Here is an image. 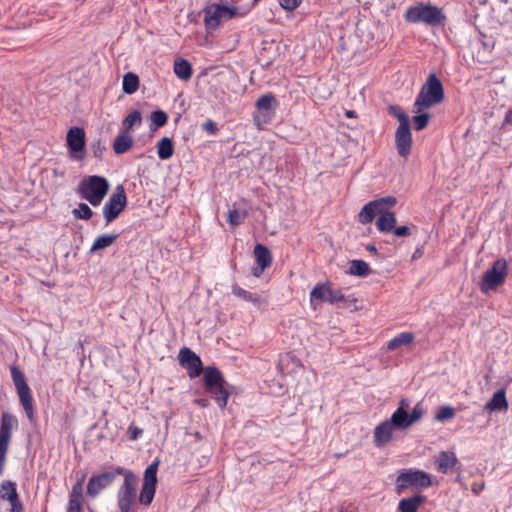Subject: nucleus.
Instances as JSON below:
<instances>
[{
	"label": "nucleus",
	"instance_id": "obj_9",
	"mask_svg": "<svg viewBox=\"0 0 512 512\" xmlns=\"http://www.w3.org/2000/svg\"><path fill=\"white\" fill-rule=\"evenodd\" d=\"M507 261L503 258L497 259L492 267L484 275L480 285L482 292L487 293L502 285L507 275Z\"/></svg>",
	"mask_w": 512,
	"mask_h": 512
},
{
	"label": "nucleus",
	"instance_id": "obj_40",
	"mask_svg": "<svg viewBox=\"0 0 512 512\" xmlns=\"http://www.w3.org/2000/svg\"><path fill=\"white\" fill-rule=\"evenodd\" d=\"M274 103H276L274 95L268 93L258 98L256 101V107L259 110H270L272 109Z\"/></svg>",
	"mask_w": 512,
	"mask_h": 512
},
{
	"label": "nucleus",
	"instance_id": "obj_58",
	"mask_svg": "<svg viewBox=\"0 0 512 512\" xmlns=\"http://www.w3.org/2000/svg\"><path fill=\"white\" fill-rule=\"evenodd\" d=\"M255 2H258L259 0H254Z\"/></svg>",
	"mask_w": 512,
	"mask_h": 512
},
{
	"label": "nucleus",
	"instance_id": "obj_8",
	"mask_svg": "<svg viewBox=\"0 0 512 512\" xmlns=\"http://www.w3.org/2000/svg\"><path fill=\"white\" fill-rule=\"evenodd\" d=\"M246 12H241L237 7L225 6L219 4L211 5L205 11L204 22L208 28H216L222 21H227L234 17H243Z\"/></svg>",
	"mask_w": 512,
	"mask_h": 512
},
{
	"label": "nucleus",
	"instance_id": "obj_38",
	"mask_svg": "<svg viewBox=\"0 0 512 512\" xmlns=\"http://www.w3.org/2000/svg\"><path fill=\"white\" fill-rule=\"evenodd\" d=\"M155 492H156L155 486H149V485L143 484L141 491H140L139 499H138L139 502L146 506L150 505L154 499Z\"/></svg>",
	"mask_w": 512,
	"mask_h": 512
},
{
	"label": "nucleus",
	"instance_id": "obj_44",
	"mask_svg": "<svg viewBox=\"0 0 512 512\" xmlns=\"http://www.w3.org/2000/svg\"><path fill=\"white\" fill-rule=\"evenodd\" d=\"M455 416V410L451 406H442L439 408L438 412L435 415V419L437 421H445L452 419Z\"/></svg>",
	"mask_w": 512,
	"mask_h": 512
},
{
	"label": "nucleus",
	"instance_id": "obj_25",
	"mask_svg": "<svg viewBox=\"0 0 512 512\" xmlns=\"http://www.w3.org/2000/svg\"><path fill=\"white\" fill-rule=\"evenodd\" d=\"M203 381L206 390L220 384H226L222 373L215 367H207L205 369Z\"/></svg>",
	"mask_w": 512,
	"mask_h": 512
},
{
	"label": "nucleus",
	"instance_id": "obj_3",
	"mask_svg": "<svg viewBox=\"0 0 512 512\" xmlns=\"http://www.w3.org/2000/svg\"><path fill=\"white\" fill-rule=\"evenodd\" d=\"M108 190L109 183L107 179L98 175L83 179L78 186L80 196L92 206L100 205Z\"/></svg>",
	"mask_w": 512,
	"mask_h": 512
},
{
	"label": "nucleus",
	"instance_id": "obj_4",
	"mask_svg": "<svg viewBox=\"0 0 512 512\" xmlns=\"http://www.w3.org/2000/svg\"><path fill=\"white\" fill-rule=\"evenodd\" d=\"M123 484L117 492V505L120 512H133L136 505L138 478L132 471H125Z\"/></svg>",
	"mask_w": 512,
	"mask_h": 512
},
{
	"label": "nucleus",
	"instance_id": "obj_48",
	"mask_svg": "<svg viewBox=\"0 0 512 512\" xmlns=\"http://www.w3.org/2000/svg\"><path fill=\"white\" fill-rule=\"evenodd\" d=\"M203 129L209 134H215L218 131L217 124L210 119L204 122Z\"/></svg>",
	"mask_w": 512,
	"mask_h": 512
},
{
	"label": "nucleus",
	"instance_id": "obj_21",
	"mask_svg": "<svg viewBox=\"0 0 512 512\" xmlns=\"http://www.w3.org/2000/svg\"><path fill=\"white\" fill-rule=\"evenodd\" d=\"M458 463L456 454L452 451H441L435 459L438 472L447 474Z\"/></svg>",
	"mask_w": 512,
	"mask_h": 512
},
{
	"label": "nucleus",
	"instance_id": "obj_2",
	"mask_svg": "<svg viewBox=\"0 0 512 512\" xmlns=\"http://www.w3.org/2000/svg\"><path fill=\"white\" fill-rule=\"evenodd\" d=\"M444 99V88L440 79L430 74L423 84L413 105V113H420L428 108L441 103Z\"/></svg>",
	"mask_w": 512,
	"mask_h": 512
},
{
	"label": "nucleus",
	"instance_id": "obj_16",
	"mask_svg": "<svg viewBox=\"0 0 512 512\" xmlns=\"http://www.w3.org/2000/svg\"><path fill=\"white\" fill-rule=\"evenodd\" d=\"M179 364L186 369L190 378L198 377L202 372V361L191 349L183 347L178 355Z\"/></svg>",
	"mask_w": 512,
	"mask_h": 512
},
{
	"label": "nucleus",
	"instance_id": "obj_13",
	"mask_svg": "<svg viewBox=\"0 0 512 512\" xmlns=\"http://www.w3.org/2000/svg\"><path fill=\"white\" fill-rule=\"evenodd\" d=\"M67 147L70 158L83 160L85 155V132L80 127H72L66 136Z\"/></svg>",
	"mask_w": 512,
	"mask_h": 512
},
{
	"label": "nucleus",
	"instance_id": "obj_7",
	"mask_svg": "<svg viewBox=\"0 0 512 512\" xmlns=\"http://www.w3.org/2000/svg\"><path fill=\"white\" fill-rule=\"evenodd\" d=\"M11 377L15 385L19 400L24 408L27 417L31 420L34 417V400L31 390L26 382L25 375L18 366L10 367Z\"/></svg>",
	"mask_w": 512,
	"mask_h": 512
},
{
	"label": "nucleus",
	"instance_id": "obj_26",
	"mask_svg": "<svg viewBox=\"0 0 512 512\" xmlns=\"http://www.w3.org/2000/svg\"><path fill=\"white\" fill-rule=\"evenodd\" d=\"M133 146V138L127 132L116 136L113 143V150L116 154H124Z\"/></svg>",
	"mask_w": 512,
	"mask_h": 512
},
{
	"label": "nucleus",
	"instance_id": "obj_36",
	"mask_svg": "<svg viewBox=\"0 0 512 512\" xmlns=\"http://www.w3.org/2000/svg\"><path fill=\"white\" fill-rule=\"evenodd\" d=\"M159 466V461H153L144 472V485L155 486L157 483V470Z\"/></svg>",
	"mask_w": 512,
	"mask_h": 512
},
{
	"label": "nucleus",
	"instance_id": "obj_19",
	"mask_svg": "<svg viewBox=\"0 0 512 512\" xmlns=\"http://www.w3.org/2000/svg\"><path fill=\"white\" fill-rule=\"evenodd\" d=\"M83 482L84 477H82L72 486V489L69 494L66 512H84Z\"/></svg>",
	"mask_w": 512,
	"mask_h": 512
},
{
	"label": "nucleus",
	"instance_id": "obj_34",
	"mask_svg": "<svg viewBox=\"0 0 512 512\" xmlns=\"http://www.w3.org/2000/svg\"><path fill=\"white\" fill-rule=\"evenodd\" d=\"M371 273L369 265L363 260L350 261L349 274L359 277H365Z\"/></svg>",
	"mask_w": 512,
	"mask_h": 512
},
{
	"label": "nucleus",
	"instance_id": "obj_20",
	"mask_svg": "<svg viewBox=\"0 0 512 512\" xmlns=\"http://www.w3.org/2000/svg\"><path fill=\"white\" fill-rule=\"evenodd\" d=\"M254 256L258 265V268L254 269L253 275L259 277L263 271L270 267L272 264V256L269 249L262 245L257 244L254 247Z\"/></svg>",
	"mask_w": 512,
	"mask_h": 512
},
{
	"label": "nucleus",
	"instance_id": "obj_49",
	"mask_svg": "<svg viewBox=\"0 0 512 512\" xmlns=\"http://www.w3.org/2000/svg\"><path fill=\"white\" fill-rule=\"evenodd\" d=\"M127 432L130 440H136L143 433V430L137 426L130 425Z\"/></svg>",
	"mask_w": 512,
	"mask_h": 512
},
{
	"label": "nucleus",
	"instance_id": "obj_29",
	"mask_svg": "<svg viewBox=\"0 0 512 512\" xmlns=\"http://www.w3.org/2000/svg\"><path fill=\"white\" fill-rule=\"evenodd\" d=\"M173 69L176 76L181 80L187 81L192 76L191 64L185 59H176Z\"/></svg>",
	"mask_w": 512,
	"mask_h": 512
},
{
	"label": "nucleus",
	"instance_id": "obj_23",
	"mask_svg": "<svg viewBox=\"0 0 512 512\" xmlns=\"http://www.w3.org/2000/svg\"><path fill=\"white\" fill-rule=\"evenodd\" d=\"M508 408V402L506 399V394L504 390H499L495 392L492 398L485 404L484 409L493 412V411H502Z\"/></svg>",
	"mask_w": 512,
	"mask_h": 512
},
{
	"label": "nucleus",
	"instance_id": "obj_31",
	"mask_svg": "<svg viewBox=\"0 0 512 512\" xmlns=\"http://www.w3.org/2000/svg\"><path fill=\"white\" fill-rule=\"evenodd\" d=\"M212 395L216 403L220 408H224L227 405L229 392L227 391L225 384H220L215 387H211L206 390Z\"/></svg>",
	"mask_w": 512,
	"mask_h": 512
},
{
	"label": "nucleus",
	"instance_id": "obj_12",
	"mask_svg": "<svg viewBox=\"0 0 512 512\" xmlns=\"http://www.w3.org/2000/svg\"><path fill=\"white\" fill-rule=\"evenodd\" d=\"M310 299L312 303L318 300L330 304H346L350 301L349 297H346L341 290L334 289L328 282L316 285L310 293Z\"/></svg>",
	"mask_w": 512,
	"mask_h": 512
},
{
	"label": "nucleus",
	"instance_id": "obj_37",
	"mask_svg": "<svg viewBox=\"0 0 512 512\" xmlns=\"http://www.w3.org/2000/svg\"><path fill=\"white\" fill-rule=\"evenodd\" d=\"M389 114L395 117L399 121V126H405L410 124L408 114L402 110L398 105H390L388 107Z\"/></svg>",
	"mask_w": 512,
	"mask_h": 512
},
{
	"label": "nucleus",
	"instance_id": "obj_57",
	"mask_svg": "<svg viewBox=\"0 0 512 512\" xmlns=\"http://www.w3.org/2000/svg\"><path fill=\"white\" fill-rule=\"evenodd\" d=\"M198 403L202 406H205V404L203 403V401H198Z\"/></svg>",
	"mask_w": 512,
	"mask_h": 512
},
{
	"label": "nucleus",
	"instance_id": "obj_24",
	"mask_svg": "<svg viewBox=\"0 0 512 512\" xmlns=\"http://www.w3.org/2000/svg\"><path fill=\"white\" fill-rule=\"evenodd\" d=\"M232 292L238 298H241L247 302H251L258 308H260L266 304V301L260 295L250 292V291H247L238 285H234L232 287Z\"/></svg>",
	"mask_w": 512,
	"mask_h": 512
},
{
	"label": "nucleus",
	"instance_id": "obj_41",
	"mask_svg": "<svg viewBox=\"0 0 512 512\" xmlns=\"http://www.w3.org/2000/svg\"><path fill=\"white\" fill-rule=\"evenodd\" d=\"M72 213L75 218L83 220H89L93 215L91 208L85 203H80L78 207L72 211Z\"/></svg>",
	"mask_w": 512,
	"mask_h": 512
},
{
	"label": "nucleus",
	"instance_id": "obj_46",
	"mask_svg": "<svg viewBox=\"0 0 512 512\" xmlns=\"http://www.w3.org/2000/svg\"><path fill=\"white\" fill-rule=\"evenodd\" d=\"M301 3V0H280V5L287 11H293Z\"/></svg>",
	"mask_w": 512,
	"mask_h": 512
},
{
	"label": "nucleus",
	"instance_id": "obj_53",
	"mask_svg": "<svg viewBox=\"0 0 512 512\" xmlns=\"http://www.w3.org/2000/svg\"><path fill=\"white\" fill-rule=\"evenodd\" d=\"M366 249H367V251H369L372 254H377V248L372 244H368L366 246Z\"/></svg>",
	"mask_w": 512,
	"mask_h": 512
},
{
	"label": "nucleus",
	"instance_id": "obj_56",
	"mask_svg": "<svg viewBox=\"0 0 512 512\" xmlns=\"http://www.w3.org/2000/svg\"><path fill=\"white\" fill-rule=\"evenodd\" d=\"M338 512H348V510L344 507H341Z\"/></svg>",
	"mask_w": 512,
	"mask_h": 512
},
{
	"label": "nucleus",
	"instance_id": "obj_5",
	"mask_svg": "<svg viewBox=\"0 0 512 512\" xmlns=\"http://www.w3.org/2000/svg\"><path fill=\"white\" fill-rule=\"evenodd\" d=\"M432 485L430 474L419 469H408L401 472L396 478L398 494L408 489H425Z\"/></svg>",
	"mask_w": 512,
	"mask_h": 512
},
{
	"label": "nucleus",
	"instance_id": "obj_1",
	"mask_svg": "<svg viewBox=\"0 0 512 512\" xmlns=\"http://www.w3.org/2000/svg\"><path fill=\"white\" fill-rule=\"evenodd\" d=\"M404 18L409 23H424L432 27L443 25L446 21V15L441 8L424 2L410 6Z\"/></svg>",
	"mask_w": 512,
	"mask_h": 512
},
{
	"label": "nucleus",
	"instance_id": "obj_22",
	"mask_svg": "<svg viewBox=\"0 0 512 512\" xmlns=\"http://www.w3.org/2000/svg\"><path fill=\"white\" fill-rule=\"evenodd\" d=\"M426 498L421 494L412 497L403 498L398 503L399 512H417L421 505L424 504Z\"/></svg>",
	"mask_w": 512,
	"mask_h": 512
},
{
	"label": "nucleus",
	"instance_id": "obj_10",
	"mask_svg": "<svg viewBox=\"0 0 512 512\" xmlns=\"http://www.w3.org/2000/svg\"><path fill=\"white\" fill-rule=\"evenodd\" d=\"M18 419L15 415L4 412L0 418V467L4 464L12 432L18 428Z\"/></svg>",
	"mask_w": 512,
	"mask_h": 512
},
{
	"label": "nucleus",
	"instance_id": "obj_6",
	"mask_svg": "<svg viewBox=\"0 0 512 512\" xmlns=\"http://www.w3.org/2000/svg\"><path fill=\"white\" fill-rule=\"evenodd\" d=\"M397 204L394 196H386L368 202L358 213V222L366 225L373 221L375 216L392 212L391 209Z\"/></svg>",
	"mask_w": 512,
	"mask_h": 512
},
{
	"label": "nucleus",
	"instance_id": "obj_55",
	"mask_svg": "<svg viewBox=\"0 0 512 512\" xmlns=\"http://www.w3.org/2000/svg\"><path fill=\"white\" fill-rule=\"evenodd\" d=\"M353 114H354V112H353V111H348V112L346 113V115H347L348 117H352V116H353Z\"/></svg>",
	"mask_w": 512,
	"mask_h": 512
},
{
	"label": "nucleus",
	"instance_id": "obj_11",
	"mask_svg": "<svg viewBox=\"0 0 512 512\" xmlns=\"http://www.w3.org/2000/svg\"><path fill=\"white\" fill-rule=\"evenodd\" d=\"M127 197L123 186L119 185L103 206V216L107 224L114 221L124 210Z\"/></svg>",
	"mask_w": 512,
	"mask_h": 512
},
{
	"label": "nucleus",
	"instance_id": "obj_17",
	"mask_svg": "<svg viewBox=\"0 0 512 512\" xmlns=\"http://www.w3.org/2000/svg\"><path fill=\"white\" fill-rule=\"evenodd\" d=\"M423 413V408L420 403L414 406L411 413H408L405 409L397 408L393 412V421L395 424L404 427L406 430L419 421L422 418Z\"/></svg>",
	"mask_w": 512,
	"mask_h": 512
},
{
	"label": "nucleus",
	"instance_id": "obj_42",
	"mask_svg": "<svg viewBox=\"0 0 512 512\" xmlns=\"http://www.w3.org/2000/svg\"><path fill=\"white\" fill-rule=\"evenodd\" d=\"M246 216L247 213L245 211L242 212L237 209H232L228 211L227 220L232 226H238L244 221Z\"/></svg>",
	"mask_w": 512,
	"mask_h": 512
},
{
	"label": "nucleus",
	"instance_id": "obj_51",
	"mask_svg": "<svg viewBox=\"0 0 512 512\" xmlns=\"http://www.w3.org/2000/svg\"><path fill=\"white\" fill-rule=\"evenodd\" d=\"M503 126L505 125H512V108L507 111L504 120H503Z\"/></svg>",
	"mask_w": 512,
	"mask_h": 512
},
{
	"label": "nucleus",
	"instance_id": "obj_28",
	"mask_svg": "<svg viewBox=\"0 0 512 512\" xmlns=\"http://www.w3.org/2000/svg\"><path fill=\"white\" fill-rule=\"evenodd\" d=\"M376 228L380 233L391 232L396 225V216L394 212L380 215L375 222Z\"/></svg>",
	"mask_w": 512,
	"mask_h": 512
},
{
	"label": "nucleus",
	"instance_id": "obj_35",
	"mask_svg": "<svg viewBox=\"0 0 512 512\" xmlns=\"http://www.w3.org/2000/svg\"><path fill=\"white\" fill-rule=\"evenodd\" d=\"M142 123V115L141 112L138 110H134L131 113H129L123 120L122 125L124 128V132L129 133V131L134 126H140Z\"/></svg>",
	"mask_w": 512,
	"mask_h": 512
},
{
	"label": "nucleus",
	"instance_id": "obj_18",
	"mask_svg": "<svg viewBox=\"0 0 512 512\" xmlns=\"http://www.w3.org/2000/svg\"><path fill=\"white\" fill-rule=\"evenodd\" d=\"M412 142L410 124L405 126H398L395 132V145L397 153L400 157L407 158L410 155Z\"/></svg>",
	"mask_w": 512,
	"mask_h": 512
},
{
	"label": "nucleus",
	"instance_id": "obj_43",
	"mask_svg": "<svg viewBox=\"0 0 512 512\" xmlns=\"http://www.w3.org/2000/svg\"><path fill=\"white\" fill-rule=\"evenodd\" d=\"M416 114L417 115L413 117L414 128L417 131H421L428 125L430 115L424 111Z\"/></svg>",
	"mask_w": 512,
	"mask_h": 512
},
{
	"label": "nucleus",
	"instance_id": "obj_52",
	"mask_svg": "<svg viewBox=\"0 0 512 512\" xmlns=\"http://www.w3.org/2000/svg\"><path fill=\"white\" fill-rule=\"evenodd\" d=\"M483 489H484V484H480V485H476V484H474V485L472 486V491H473L476 495L480 494V492H481Z\"/></svg>",
	"mask_w": 512,
	"mask_h": 512
},
{
	"label": "nucleus",
	"instance_id": "obj_30",
	"mask_svg": "<svg viewBox=\"0 0 512 512\" xmlns=\"http://www.w3.org/2000/svg\"><path fill=\"white\" fill-rule=\"evenodd\" d=\"M118 237H119L118 234L106 233V234L99 235L94 240V242L90 248V253H94V252H97L99 250H102V249H105V248L111 246L116 241V239Z\"/></svg>",
	"mask_w": 512,
	"mask_h": 512
},
{
	"label": "nucleus",
	"instance_id": "obj_39",
	"mask_svg": "<svg viewBox=\"0 0 512 512\" xmlns=\"http://www.w3.org/2000/svg\"><path fill=\"white\" fill-rule=\"evenodd\" d=\"M150 118H151L152 126H154V127H151V129H153V130L163 127L164 125H166V123L168 121V115L163 110H157V111L152 112Z\"/></svg>",
	"mask_w": 512,
	"mask_h": 512
},
{
	"label": "nucleus",
	"instance_id": "obj_47",
	"mask_svg": "<svg viewBox=\"0 0 512 512\" xmlns=\"http://www.w3.org/2000/svg\"><path fill=\"white\" fill-rule=\"evenodd\" d=\"M394 235L397 237H408L411 235L410 228L408 226L394 227L392 230Z\"/></svg>",
	"mask_w": 512,
	"mask_h": 512
},
{
	"label": "nucleus",
	"instance_id": "obj_54",
	"mask_svg": "<svg viewBox=\"0 0 512 512\" xmlns=\"http://www.w3.org/2000/svg\"><path fill=\"white\" fill-rule=\"evenodd\" d=\"M408 406H409L408 401L406 399H401L400 402H399V407L398 408L405 409Z\"/></svg>",
	"mask_w": 512,
	"mask_h": 512
},
{
	"label": "nucleus",
	"instance_id": "obj_32",
	"mask_svg": "<svg viewBox=\"0 0 512 512\" xmlns=\"http://www.w3.org/2000/svg\"><path fill=\"white\" fill-rule=\"evenodd\" d=\"M139 85L140 80L135 73L128 72L123 76L122 88L126 94H134L138 90Z\"/></svg>",
	"mask_w": 512,
	"mask_h": 512
},
{
	"label": "nucleus",
	"instance_id": "obj_45",
	"mask_svg": "<svg viewBox=\"0 0 512 512\" xmlns=\"http://www.w3.org/2000/svg\"><path fill=\"white\" fill-rule=\"evenodd\" d=\"M9 503L11 504V512H21L23 509L17 492L11 493L9 496Z\"/></svg>",
	"mask_w": 512,
	"mask_h": 512
},
{
	"label": "nucleus",
	"instance_id": "obj_33",
	"mask_svg": "<svg viewBox=\"0 0 512 512\" xmlns=\"http://www.w3.org/2000/svg\"><path fill=\"white\" fill-rule=\"evenodd\" d=\"M174 153L173 143L170 138L164 137L157 143V154L161 160H167Z\"/></svg>",
	"mask_w": 512,
	"mask_h": 512
},
{
	"label": "nucleus",
	"instance_id": "obj_27",
	"mask_svg": "<svg viewBox=\"0 0 512 512\" xmlns=\"http://www.w3.org/2000/svg\"><path fill=\"white\" fill-rule=\"evenodd\" d=\"M414 334L411 332H402L387 342V349L397 350L403 346H408L414 341Z\"/></svg>",
	"mask_w": 512,
	"mask_h": 512
},
{
	"label": "nucleus",
	"instance_id": "obj_14",
	"mask_svg": "<svg viewBox=\"0 0 512 512\" xmlns=\"http://www.w3.org/2000/svg\"><path fill=\"white\" fill-rule=\"evenodd\" d=\"M124 470L123 467H116L113 471L92 476L87 485V494L90 497H96L103 489L111 485L117 476L122 475Z\"/></svg>",
	"mask_w": 512,
	"mask_h": 512
},
{
	"label": "nucleus",
	"instance_id": "obj_50",
	"mask_svg": "<svg viewBox=\"0 0 512 512\" xmlns=\"http://www.w3.org/2000/svg\"><path fill=\"white\" fill-rule=\"evenodd\" d=\"M3 490L5 491L3 498L7 499L9 501V496L13 492H17L16 486L12 482H7L6 484H3L2 486Z\"/></svg>",
	"mask_w": 512,
	"mask_h": 512
},
{
	"label": "nucleus",
	"instance_id": "obj_15",
	"mask_svg": "<svg viewBox=\"0 0 512 512\" xmlns=\"http://www.w3.org/2000/svg\"><path fill=\"white\" fill-rule=\"evenodd\" d=\"M394 430H405L404 427L395 424L393 421V414L391 417L381 423H379L373 434V442L376 447H383L393 439Z\"/></svg>",
	"mask_w": 512,
	"mask_h": 512
}]
</instances>
